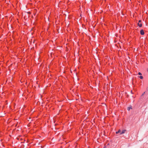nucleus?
I'll return each mask as SVG.
<instances>
[{
    "mask_svg": "<svg viewBox=\"0 0 148 148\" xmlns=\"http://www.w3.org/2000/svg\"><path fill=\"white\" fill-rule=\"evenodd\" d=\"M147 71L148 72V69H147Z\"/></svg>",
    "mask_w": 148,
    "mask_h": 148,
    "instance_id": "obj_11",
    "label": "nucleus"
},
{
    "mask_svg": "<svg viewBox=\"0 0 148 148\" xmlns=\"http://www.w3.org/2000/svg\"><path fill=\"white\" fill-rule=\"evenodd\" d=\"M121 131V130H119V131H118L116 132V134H117L118 133H119V132H120Z\"/></svg>",
    "mask_w": 148,
    "mask_h": 148,
    "instance_id": "obj_5",
    "label": "nucleus"
},
{
    "mask_svg": "<svg viewBox=\"0 0 148 148\" xmlns=\"http://www.w3.org/2000/svg\"><path fill=\"white\" fill-rule=\"evenodd\" d=\"M18 119L17 118H16V119H15V120H17Z\"/></svg>",
    "mask_w": 148,
    "mask_h": 148,
    "instance_id": "obj_8",
    "label": "nucleus"
},
{
    "mask_svg": "<svg viewBox=\"0 0 148 148\" xmlns=\"http://www.w3.org/2000/svg\"><path fill=\"white\" fill-rule=\"evenodd\" d=\"M125 130H122V132H121L120 134H123L124 133H125Z\"/></svg>",
    "mask_w": 148,
    "mask_h": 148,
    "instance_id": "obj_4",
    "label": "nucleus"
},
{
    "mask_svg": "<svg viewBox=\"0 0 148 148\" xmlns=\"http://www.w3.org/2000/svg\"><path fill=\"white\" fill-rule=\"evenodd\" d=\"M55 123V122L54 121H53V123Z\"/></svg>",
    "mask_w": 148,
    "mask_h": 148,
    "instance_id": "obj_12",
    "label": "nucleus"
},
{
    "mask_svg": "<svg viewBox=\"0 0 148 148\" xmlns=\"http://www.w3.org/2000/svg\"><path fill=\"white\" fill-rule=\"evenodd\" d=\"M132 106H130V107L127 108V110L129 111L130 110V109H132Z\"/></svg>",
    "mask_w": 148,
    "mask_h": 148,
    "instance_id": "obj_3",
    "label": "nucleus"
},
{
    "mask_svg": "<svg viewBox=\"0 0 148 148\" xmlns=\"http://www.w3.org/2000/svg\"><path fill=\"white\" fill-rule=\"evenodd\" d=\"M138 74L140 75H142L141 73L140 72H139L138 73Z\"/></svg>",
    "mask_w": 148,
    "mask_h": 148,
    "instance_id": "obj_7",
    "label": "nucleus"
},
{
    "mask_svg": "<svg viewBox=\"0 0 148 148\" xmlns=\"http://www.w3.org/2000/svg\"><path fill=\"white\" fill-rule=\"evenodd\" d=\"M140 34L142 35H143L144 34V32L143 29H141L140 31Z\"/></svg>",
    "mask_w": 148,
    "mask_h": 148,
    "instance_id": "obj_1",
    "label": "nucleus"
},
{
    "mask_svg": "<svg viewBox=\"0 0 148 148\" xmlns=\"http://www.w3.org/2000/svg\"><path fill=\"white\" fill-rule=\"evenodd\" d=\"M139 77L140 78V79H142L143 78V77L142 76H140V77Z\"/></svg>",
    "mask_w": 148,
    "mask_h": 148,
    "instance_id": "obj_6",
    "label": "nucleus"
},
{
    "mask_svg": "<svg viewBox=\"0 0 148 148\" xmlns=\"http://www.w3.org/2000/svg\"><path fill=\"white\" fill-rule=\"evenodd\" d=\"M138 25L140 27L142 26V24L141 23H138Z\"/></svg>",
    "mask_w": 148,
    "mask_h": 148,
    "instance_id": "obj_2",
    "label": "nucleus"
},
{
    "mask_svg": "<svg viewBox=\"0 0 148 148\" xmlns=\"http://www.w3.org/2000/svg\"><path fill=\"white\" fill-rule=\"evenodd\" d=\"M145 93V92H144V93L142 95H143Z\"/></svg>",
    "mask_w": 148,
    "mask_h": 148,
    "instance_id": "obj_10",
    "label": "nucleus"
},
{
    "mask_svg": "<svg viewBox=\"0 0 148 148\" xmlns=\"http://www.w3.org/2000/svg\"><path fill=\"white\" fill-rule=\"evenodd\" d=\"M104 148H106V147H105Z\"/></svg>",
    "mask_w": 148,
    "mask_h": 148,
    "instance_id": "obj_13",
    "label": "nucleus"
},
{
    "mask_svg": "<svg viewBox=\"0 0 148 148\" xmlns=\"http://www.w3.org/2000/svg\"><path fill=\"white\" fill-rule=\"evenodd\" d=\"M141 22V21L140 20L139 21H138V23H141L140 22Z\"/></svg>",
    "mask_w": 148,
    "mask_h": 148,
    "instance_id": "obj_9",
    "label": "nucleus"
}]
</instances>
